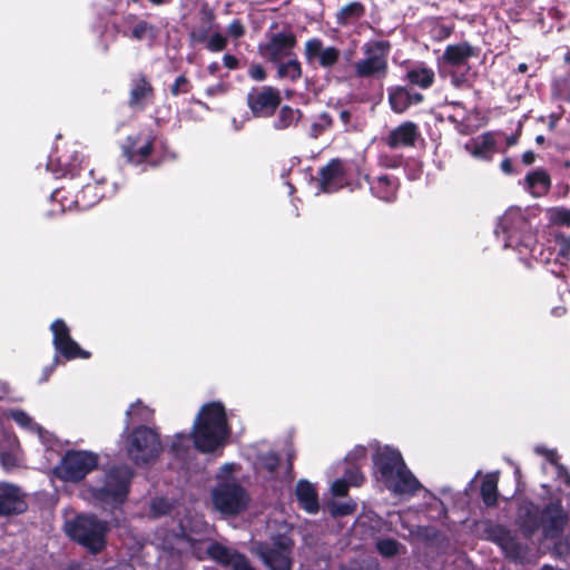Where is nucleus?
Here are the masks:
<instances>
[{
    "mask_svg": "<svg viewBox=\"0 0 570 570\" xmlns=\"http://www.w3.org/2000/svg\"><path fill=\"white\" fill-rule=\"evenodd\" d=\"M374 473L387 490L395 494H415L422 484L409 470L396 449L389 445L379 448L372 456Z\"/></svg>",
    "mask_w": 570,
    "mask_h": 570,
    "instance_id": "1",
    "label": "nucleus"
},
{
    "mask_svg": "<svg viewBox=\"0 0 570 570\" xmlns=\"http://www.w3.org/2000/svg\"><path fill=\"white\" fill-rule=\"evenodd\" d=\"M230 434L227 415L220 402L204 404L193 424L190 432L194 446L200 453H213L224 446Z\"/></svg>",
    "mask_w": 570,
    "mask_h": 570,
    "instance_id": "2",
    "label": "nucleus"
},
{
    "mask_svg": "<svg viewBox=\"0 0 570 570\" xmlns=\"http://www.w3.org/2000/svg\"><path fill=\"white\" fill-rule=\"evenodd\" d=\"M132 470L127 465H112L104 474L101 484L91 485V499L104 509H119L128 499Z\"/></svg>",
    "mask_w": 570,
    "mask_h": 570,
    "instance_id": "3",
    "label": "nucleus"
},
{
    "mask_svg": "<svg viewBox=\"0 0 570 570\" xmlns=\"http://www.w3.org/2000/svg\"><path fill=\"white\" fill-rule=\"evenodd\" d=\"M126 452L139 468L154 464L163 452L160 434L147 425L134 426L126 439Z\"/></svg>",
    "mask_w": 570,
    "mask_h": 570,
    "instance_id": "4",
    "label": "nucleus"
},
{
    "mask_svg": "<svg viewBox=\"0 0 570 570\" xmlns=\"http://www.w3.org/2000/svg\"><path fill=\"white\" fill-rule=\"evenodd\" d=\"M361 175L362 166L358 163L333 158L318 170V189L332 194L344 187L361 188Z\"/></svg>",
    "mask_w": 570,
    "mask_h": 570,
    "instance_id": "5",
    "label": "nucleus"
},
{
    "mask_svg": "<svg viewBox=\"0 0 570 570\" xmlns=\"http://www.w3.org/2000/svg\"><path fill=\"white\" fill-rule=\"evenodd\" d=\"M108 522L95 514H79L67 525V533L75 542L97 554L107 546Z\"/></svg>",
    "mask_w": 570,
    "mask_h": 570,
    "instance_id": "6",
    "label": "nucleus"
},
{
    "mask_svg": "<svg viewBox=\"0 0 570 570\" xmlns=\"http://www.w3.org/2000/svg\"><path fill=\"white\" fill-rule=\"evenodd\" d=\"M499 226L505 236V246L532 252L537 245V236L532 226L521 209H509L501 217Z\"/></svg>",
    "mask_w": 570,
    "mask_h": 570,
    "instance_id": "7",
    "label": "nucleus"
},
{
    "mask_svg": "<svg viewBox=\"0 0 570 570\" xmlns=\"http://www.w3.org/2000/svg\"><path fill=\"white\" fill-rule=\"evenodd\" d=\"M212 504L223 517H236L249 504L247 490L236 481H223L212 490Z\"/></svg>",
    "mask_w": 570,
    "mask_h": 570,
    "instance_id": "8",
    "label": "nucleus"
},
{
    "mask_svg": "<svg viewBox=\"0 0 570 570\" xmlns=\"http://www.w3.org/2000/svg\"><path fill=\"white\" fill-rule=\"evenodd\" d=\"M99 456L86 450H67L60 463L53 468V474L65 482H80L97 469Z\"/></svg>",
    "mask_w": 570,
    "mask_h": 570,
    "instance_id": "9",
    "label": "nucleus"
},
{
    "mask_svg": "<svg viewBox=\"0 0 570 570\" xmlns=\"http://www.w3.org/2000/svg\"><path fill=\"white\" fill-rule=\"evenodd\" d=\"M294 541L286 534L272 537L271 542L257 543L256 551L269 570H291Z\"/></svg>",
    "mask_w": 570,
    "mask_h": 570,
    "instance_id": "10",
    "label": "nucleus"
},
{
    "mask_svg": "<svg viewBox=\"0 0 570 570\" xmlns=\"http://www.w3.org/2000/svg\"><path fill=\"white\" fill-rule=\"evenodd\" d=\"M390 50L391 43L387 40H376L366 43L364 46L366 57L354 66L356 76L361 78L385 77L389 69L387 58Z\"/></svg>",
    "mask_w": 570,
    "mask_h": 570,
    "instance_id": "11",
    "label": "nucleus"
},
{
    "mask_svg": "<svg viewBox=\"0 0 570 570\" xmlns=\"http://www.w3.org/2000/svg\"><path fill=\"white\" fill-rule=\"evenodd\" d=\"M484 538L495 543L504 557L514 562H521L527 554V546L520 542L518 535L500 523L488 522L483 530Z\"/></svg>",
    "mask_w": 570,
    "mask_h": 570,
    "instance_id": "12",
    "label": "nucleus"
},
{
    "mask_svg": "<svg viewBox=\"0 0 570 570\" xmlns=\"http://www.w3.org/2000/svg\"><path fill=\"white\" fill-rule=\"evenodd\" d=\"M52 332V345L56 355L62 356L66 361L76 358L88 360L91 353L81 348V346L71 337L70 328L61 318L55 320L50 325Z\"/></svg>",
    "mask_w": 570,
    "mask_h": 570,
    "instance_id": "13",
    "label": "nucleus"
},
{
    "mask_svg": "<svg viewBox=\"0 0 570 570\" xmlns=\"http://www.w3.org/2000/svg\"><path fill=\"white\" fill-rule=\"evenodd\" d=\"M156 136L153 130H140L126 137L121 154L129 164L141 165L153 155Z\"/></svg>",
    "mask_w": 570,
    "mask_h": 570,
    "instance_id": "14",
    "label": "nucleus"
},
{
    "mask_svg": "<svg viewBox=\"0 0 570 570\" xmlns=\"http://www.w3.org/2000/svg\"><path fill=\"white\" fill-rule=\"evenodd\" d=\"M89 174L94 181L86 183L76 193L75 199L66 205L68 208L73 206L79 210H87L112 193L105 176L97 177L95 169L89 170Z\"/></svg>",
    "mask_w": 570,
    "mask_h": 570,
    "instance_id": "15",
    "label": "nucleus"
},
{
    "mask_svg": "<svg viewBox=\"0 0 570 570\" xmlns=\"http://www.w3.org/2000/svg\"><path fill=\"white\" fill-rule=\"evenodd\" d=\"M267 41L258 45V53L272 63H278L285 57L293 55L297 45L296 35L292 31L267 33Z\"/></svg>",
    "mask_w": 570,
    "mask_h": 570,
    "instance_id": "16",
    "label": "nucleus"
},
{
    "mask_svg": "<svg viewBox=\"0 0 570 570\" xmlns=\"http://www.w3.org/2000/svg\"><path fill=\"white\" fill-rule=\"evenodd\" d=\"M112 28L122 37L135 41L148 40L153 43L159 36V28L156 24L131 12L124 14L120 22L114 23Z\"/></svg>",
    "mask_w": 570,
    "mask_h": 570,
    "instance_id": "17",
    "label": "nucleus"
},
{
    "mask_svg": "<svg viewBox=\"0 0 570 570\" xmlns=\"http://www.w3.org/2000/svg\"><path fill=\"white\" fill-rule=\"evenodd\" d=\"M247 106L256 118H269L281 106L282 97L277 88L264 86L253 88L247 95Z\"/></svg>",
    "mask_w": 570,
    "mask_h": 570,
    "instance_id": "18",
    "label": "nucleus"
},
{
    "mask_svg": "<svg viewBox=\"0 0 570 570\" xmlns=\"http://www.w3.org/2000/svg\"><path fill=\"white\" fill-rule=\"evenodd\" d=\"M340 58V49L334 46L324 47L320 38H311L304 45V59L312 68L332 69Z\"/></svg>",
    "mask_w": 570,
    "mask_h": 570,
    "instance_id": "19",
    "label": "nucleus"
},
{
    "mask_svg": "<svg viewBox=\"0 0 570 570\" xmlns=\"http://www.w3.org/2000/svg\"><path fill=\"white\" fill-rule=\"evenodd\" d=\"M156 91L149 79L144 72L135 73L130 79L128 92V106L132 110L144 111L148 105L155 100Z\"/></svg>",
    "mask_w": 570,
    "mask_h": 570,
    "instance_id": "20",
    "label": "nucleus"
},
{
    "mask_svg": "<svg viewBox=\"0 0 570 570\" xmlns=\"http://www.w3.org/2000/svg\"><path fill=\"white\" fill-rule=\"evenodd\" d=\"M542 515V533L544 538L554 540L561 537L566 525L569 521V515L564 511L562 504L557 502H549L541 510Z\"/></svg>",
    "mask_w": 570,
    "mask_h": 570,
    "instance_id": "21",
    "label": "nucleus"
},
{
    "mask_svg": "<svg viewBox=\"0 0 570 570\" xmlns=\"http://www.w3.org/2000/svg\"><path fill=\"white\" fill-rule=\"evenodd\" d=\"M421 138L419 125L406 120L389 131L383 138L384 144L391 149L413 148Z\"/></svg>",
    "mask_w": 570,
    "mask_h": 570,
    "instance_id": "22",
    "label": "nucleus"
},
{
    "mask_svg": "<svg viewBox=\"0 0 570 570\" xmlns=\"http://www.w3.org/2000/svg\"><path fill=\"white\" fill-rule=\"evenodd\" d=\"M28 509V504L18 485L0 482V517L18 515Z\"/></svg>",
    "mask_w": 570,
    "mask_h": 570,
    "instance_id": "23",
    "label": "nucleus"
},
{
    "mask_svg": "<svg viewBox=\"0 0 570 570\" xmlns=\"http://www.w3.org/2000/svg\"><path fill=\"white\" fill-rule=\"evenodd\" d=\"M217 27L214 8L206 0L200 1L197 22L190 29L188 37L193 45H203Z\"/></svg>",
    "mask_w": 570,
    "mask_h": 570,
    "instance_id": "24",
    "label": "nucleus"
},
{
    "mask_svg": "<svg viewBox=\"0 0 570 570\" xmlns=\"http://www.w3.org/2000/svg\"><path fill=\"white\" fill-rule=\"evenodd\" d=\"M387 100L392 111L401 115L411 106L423 102L424 95L405 86H392L387 88Z\"/></svg>",
    "mask_w": 570,
    "mask_h": 570,
    "instance_id": "25",
    "label": "nucleus"
},
{
    "mask_svg": "<svg viewBox=\"0 0 570 570\" xmlns=\"http://www.w3.org/2000/svg\"><path fill=\"white\" fill-rule=\"evenodd\" d=\"M361 179H363L368 186L372 194L384 202H392L396 197L399 188V179L390 175H382L375 180L362 169Z\"/></svg>",
    "mask_w": 570,
    "mask_h": 570,
    "instance_id": "26",
    "label": "nucleus"
},
{
    "mask_svg": "<svg viewBox=\"0 0 570 570\" xmlns=\"http://www.w3.org/2000/svg\"><path fill=\"white\" fill-rule=\"evenodd\" d=\"M515 522L522 535L530 539L541 527V510L532 502L524 504L520 508Z\"/></svg>",
    "mask_w": 570,
    "mask_h": 570,
    "instance_id": "27",
    "label": "nucleus"
},
{
    "mask_svg": "<svg viewBox=\"0 0 570 570\" xmlns=\"http://www.w3.org/2000/svg\"><path fill=\"white\" fill-rule=\"evenodd\" d=\"M479 49L471 46L468 41H462L456 45H449L442 56L445 63L453 68L466 67L470 58L478 57Z\"/></svg>",
    "mask_w": 570,
    "mask_h": 570,
    "instance_id": "28",
    "label": "nucleus"
},
{
    "mask_svg": "<svg viewBox=\"0 0 570 570\" xmlns=\"http://www.w3.org/2000/svg\"><path fill=\"white\" fill-rule=\"evenodd\" d=\"M465 150L476 159L491 161L497 153V141L493 132L487 131L472 138L465 144Z\"/></svg>",
    "mask_w": 570,
    "mask_h": 570,
    "instance_id": "29",
    "label": "nucleus"
},
{
    "mask_svg": "<svg viewBox=\"0 0 570 570\" xmlns=\"http://www.w3.org/2000/svg\"><path fill=\"white\" fill-rule=\"evenodd\" d=\"M551 177L544 168L529 171L523 179V189L534 198H541L551 189Z\"/></svg>",
    "mask_w": 570,
    "mask_h": 570,
    "instance_id": "30",
    "label": "nucleus"
},
{
    "mask_svg": "<svg viewBox=\"0 0 570 570\" xmlns=\"http://www.w3.org/2000/svg\"><path fill=\"white\" fill-rule=\"evenodd\" d=\"M296 499L302 509L308 513H316L320 509L318 494L314 485L307 480H299L295 488Z\"/></svg>",
    "mask_w": 570,
    "mask_h": 570,
    "instance_id": "31",
    "label": "nucleus"
},
{
    "mask_svg": "<svg viewBox=\"0 0 570 570\" xmlns=\"http://www.w3.org/2000/svg\"><path fill=\"white\" fill-rule=\"evenodd\" d=\"M405 80L412 86L428 89L434 83L435 73L431 68L421 63L406 71Z\"/></svg>",
    "mask_w": 570,
    "mask_h": 570,
    "instance_id": "32",
    "label": "nucleus"
},
{
    "mask_svg": "<svg viewBox=\"0 0 570 570\" xmlns=\"http://www.w3.org/2000/svg\"><path fill=\"white\" fill-rule=\"evenodd\" d=\"M302 116L303 112L298 108H293L288 105L279 106L276 118L273 121V127L276 130H285L295 127Z\"/></svg>",
    "mask_w": 570,
    "mask_h": 570,
    "instance_id": "33",
    "label": "nucleus"
},
{
    "mask_svg": "<svg viewBox=\"0 0 570 570\" xmlns=\"http://www.w3.org/2000/svg\"><path fill=\"white\" fill-rule=\"evenodd\" d=\"M365 14V7L360 1H353L342 7L336 13V23L341 27H346Z\"/></svg>",
    "mask_w": 570,
    "mask_h": 570,
    "instance_id": "34",
    "label": "nucleus"
},
{
    "mask_svg": "<svg viewBox=\"0 0 570 570\" xmlns=\"http://www.w3.org/2000/svg\"><path fill=\"white\" fill-rule=\"evenodd\" d=\"M498 482L497 473H489L484 476L480 487V494L487 507H494L498 503Z\"/></svg>",
    "mask_w": 570,
    "mask_h": 570,
    "instance_id": "35",
    "label": "nucleus"
},
{
    "mask_svg": "<svg viewBox=\"0 0 570 570\" xmlns=\"http://www.w3.org/2000/svg\"><path fill=\"white\" fill-rule=\"evenodd\" d=\"M208 556L225 567H230L239 552L228 549L218 542H213L207 549Z\"/></svg>",
    "mask_w": 570,
    "mask_h": 570,
    "instance_id": "36",
    "label": "nucleus"
},
{
    "mask_svg": "<svg viewBox=\"0 0 570 570\" xmlns=\"http://www.w3.org/2000/svg\"><path fill=\"white\" fill-rule=\"evenodd\" d=\"M190 434L177 433L169 446V452L173 458L177 461L185 462L188 459L190 452Z\"/></svg>",
    "mask_w": 570,
    "mask_h": 570,
    "instance_id": "37",
    "label": "nucleus"
},
{
    "mask_svg": "<svg viewBox=\"0 0 570 570\" xmlns=\"http://www.w3.org/2000/svg\"><path fill=\"white\" fill-rule=\"evenodd\" d=\"M293 58L287 60L286 62H282V60L277 63V76L278 78H287L292 82L297 81L302 78L303 69L301 62L297 60L296 55H292Z\"/></svg>",
    "mask_w": 570,
    "mask_h": 570,
    "instance_id": "38",
    "label": "nucleus"
},
{
    "mask_svg": "<svg viewBox=\"0 0 570 570\" xmlns=\"http://www.w3.org/2000/svg\"><path fill=\"white\" fill-rule=\"evenodd\" d=\"M333 124H334V120H333L332 116L326 111L322 112L318 116L317 121H315L311 125L309 136L314 139L318 138L326 130L331 129L333 127Z\"/></svg>",
    "mask_w": 570,
    "mask_h": 570,
    "instance_id": "39",
    "label": "nucleus"
},
{
    "mask_svg": "<svg viewBox=\"0 0 570 570\" xmlns=\"http://www.w3.org/2000/svg\"><path fill=\"white\" fill-rule=\"evenodd\" d=\"M340 570H380V564L374 559H353L342 564Z\"/></svg>",
    "mask_w": 570,
    "mask_h": 570,
    "instance_id": "40",
    "label": "nucleus"
},
{
    "mask_svg": "<svg viewBox=\"0 0 570 570\" xmlns=\"http://www.w3.org/2000/svg\"><path fill=\"white\" fill-rule=\"evenodd\" d=\"M400 546V542L395 539H380L376 542V550L381 556L392 558L399 553Z\"/></svg>",
    "mask_w": 570,
    "mask_h": 570,
    "instance_id": "41",
    "label": "nucleus"
},
{
    "mask_svg": "<svg viewBox=\"0 0 570 570\" xmlns=\"http://www.w3.org/2000/svg\"><path fill=\"white\" fill-rule=\"evenodd\" d=\"M228 43V39L220 32H212L205 41L206 49L210 52L223 51Z\"/></svg>",
    "mask_w": 570,
    "mask_h": 570,
    "instance_id": "42",
    "label": "nucleus"
},
{
    "mask_svg": "<svg viewBox=\"0 0 570 570\" xmlns=\"http://www.w3.org/2000/svg\"><path fill=\"white\" fill-rule=\"evenodd\" d=\"M552 92L557 99L570 104V80L567 78L556 80L552 85Z\"/></svg>",
    "mask_w": 570,
    "mask_h": 570,
    "instance_id": "43",
    "label": "nucleus"
},
{
    "mask_svg": "<svg viewBox=\"0 0 570 570\" xmlns=\"http://www.w3.org/2000/svg\"><path fill=\"white\" fill-rule=\"evenodd\" d=\"M193 89L191 81L186 75L178 76L174 83L170 86L169 91L173 97H178L181 94H188Z\"/></svg>",
    "mask_w": 570,
    "mask_h": 570,
    "instance_id": "44",
    "label": "nucleus"
},
{
    "mask_svg": "<svg viewBox=\"0 0 570 570\" xmlns=\"http://www.w3.org/2000/svg\"><path fill=\"white\" fill-rule=\"evenodd\" d=\"M259 462L265 471L269 474H274L281 463L279 455L276 452H267L259 458Z\"/></svg>",
    "mask_w": 570,
    "mask_h": 570,
    "instance_id": "45",
    "label": "nucleus"
},
{
    "mask_svg": "<svg viewBox=\"0 0 570 570\" xmlns=\"http://www.w3.org/2000/svg\"><path fill=\"white\" fill-rule=\"evenodd\" d=\"M356 509V503L354 502H344L336 503L333 502L330 507V512L333 517H345L352 514Z\"/></svg>",
    "mask_w": 570,
    "mask_h": 570,
    "instance_id": "46",
    "label": "nucleus"
},
{
    "mask_svg": "<svg viewBox=\"0 0 570 570\" xmlns=\"http://www.w3.org/2000/svg\"><path fill=\"white\" fill-rule=\"evenodd\" d=\"M344 480H346L350 485L360 487L365 481V478L358 468L353 466L346 469Z\"/></svg>",
    "mask_w": 570,
    "mask_h": 570,
    "instance_id": "47",
    "label": "nucleus"
},
{
    "mask_svg": "<svg viewBox=\"0 0 570 570\" xmlns=\"http://www.w3.org/2000/svg\"><path fill=\"white\" fill-rule=\"evenodd\" d=\"M227 30H228L229 36L233 37L234 39L242 38L245 35V32H246L244 23L242 22L240 19H234L228 24Z\"/></svg>",
    "mask_w": 570,
    "mask_h": 570,
    "instance_id": "48",
    "label": "nucleus"
},
{
    "mask_svg": "<svg viewBox=\"0 0 570 570\" xmlns=\"http://www.w3.org/2000/svg\"><path fill=\"white\" fill-rule=\"evenodd\" d=\"M350 484L344 479H337L332 484V493L335 497H345L348 492Z\"/></svg>",
    "mask_w": 570,
    "mask_h": 570,
    "instance_id": "49",
    "label": "nucleus"
},
{
    "mask_svg": "<svg viewBox=\"0 0 570 570\" xmlns=\"http://www.w3.org/2000/svg\"><path fill=\"white\" fill-rule=\"evenodd\" d=\"M232 570H255V568L250 564L247 557L243 553L236 556L235 561L230 566Z\"/></svg>",
    "mask_w": 570,
    "mask_h": 570,
    "instance_id": "50",
    "label": "nucleus"
},
{
    "mask_svg": "<svg viewBox=\"0 0 570 570\" xmlns=\"http://www.w3.org/2000/svg\"><path fill=\"white\" fill-rule=\"evenodd\" d=\"M248 75L253 80L263 81L266 79L267 73L262 65H252L248 69Z\"/></svg>",
    "mask_w": 570,
    "mask_h": 570,
    "instance_id": "51",
    "label": "nucleus"
},
{
    "mask_svg": "<svg viewBox=\"0 0 570 570\" xmlns=\"http://www.w3.org/2000/svg\"><path fill=\"white\" fill-rule=\"evenodd\" d=\"M500 169L502 170L503 174L505 175H517L520 173V170H518L514 165H513V161L510 157H505L501 164H500Z\"/></svg>",
    "mask_w": 570,
    "mask_h": 570,
    "instance_id": "52",
    "label": "nucleus"
},
{
    "mask_svg": "<svg viewBox=\"0 0 570 570\" xmlns=\"http://www.w3.org/2000/svg\"><path fill=\"white\" fill-rule=\"evenodd\" d=\"M468 81L465 72H459L458 70L451 71V82L454 87L460 88Z\"/></svg>",
    "mask_w": 570,
    "mask_h": 570,
    "instance_id": "53",
    "label": "nucleus"
},
{
    "mask_svg": "<svg viewBox=\"0 0 570 570\" xmlns=\"http://www.w3.org/2000/svg\"><path fill=\"white\" fill-rule=\"evenodd\" d=\"M0 460L6 469H12L17 465V459L13 454L8 452L0 453Z\"/></svg>",
    "mask_w": 570,
    "mask_h": 570,
    "instance_id": "54",
    "label": "nucleus"
},
{
    "mask_svg": "<svg viewBox=\"0 0 570 570\" xmlns=\"http://www.w3.org/2000/svg\"><path fill=\"white\" fill-rule=\"evenodd\" d=\"M59 362V356L55 355L52 363L43 368L41 382H47L49 380L50 375L56 370Z\"/></svg>",
    "mask_w": 570,
    "mask_h": 570,
    "instance_id": "55",
    "label": "nucleus"
},
{
    "mask_svg": "<svg viewBox=\"0 0 570 570\" xmlns=\"http://www.w3.org/2000/svg\"><path fill=\"white\" fill-rule=\"evenodd\" d=\"M556 220L560 224L570 226V209H558L556 213Z\"/></svg>",
    "mask_w": 570,
    "mask_h": 570,
    "instance_id": "56",
    "label": "nucleus"
},
{
    "mask_svg": "<svg viewBox=\"0 0 570 570\" xmlns=\"http://www.w3.org/2000/svg\"><path fill=\"white\" fill-rule=\"evenodd\" d=\"M12 419L20 425H28L31 422V417L24 411H16L12 414Z\"/></svg>",
    "mask_w": 570,
    "mask_h": 570,
    "instance_id": "57",
    "label": "nucleus"
},
{
    "mask_svg": "<svg viewBox=\"0 0 570 570\" xmlns=\"http://www.w3.org/2000/svg\"><path fill=\"white\" fill-rule=\"evenodd\" d=\"M223 62H224V66L230 70H235L238 68L239 66V61L238 59L233 56V55H229V53H226L224 57H223Z\"/></svg>",
    "mask_w": 570,
    "mask_h": 570,
    "instance_id": "58",
    "label": "nucleus"
},
{
    "mask_svg": "<svg viewBox=\"0 0 570 570\" xmlns=\"http://www.w3.org/2000/svg\"><path fill=\"white\" fill-rule=\"evenodd\" d=\"M147 406L144 405L141 400H137L136 402L131 403L129 409L126 412V415L130 417L132 414H136L138 411H147Z\"/></svg>",
    "mask_w": 570,
    "mask_h": 570,
    "instance_id": "59",
    "label": "nucleus"
},
{
    "mask_svg": "<svg viewBox=\"0 0 570 570\" xmlns=\"http://www.w3.org/2000/svg\"><path fill=\"white\" fill-rule=\"evenodd\" d=\"M544 454H546L547 461L550 464L554 465L557 469L559 465H562L561 463H559V455L556 450H544Z\"/></svg>",
    "mask_w": 570,
    "mask_h": 570,
    "instance_id": "60",
    "label": "nucleus"
},
{
    "mask_svg": "<svg viewBox=\"0 0 570 570\" xmlns=\"http://www.w3.org/2000/svg\"><path fill=\"white\" fill-rule=\"evenodd\" d=\"M535 159L537 155L532 150H527L521 156V161L525 166H531L532 164H534Z\"/></svg>",
    "mask_w": 570,
    "mask_h": 570,
    "instance_id": "61",
    "label": "nucleus"
},
{
    "mask_svg": "<svg viewBox=\"0 0 570 570\" xmlns=\"http://www.w3.org/2000/svg\"><path fill=\"white\" fill-rule=\"evenodd\" d=\"M351 118H352V115H351V112H350L348 110H346V109L341 110V112H340V119H341V121H342L345 126L350 124Z\"/></svg>",
    "mask_w": 570,
    "mask_h": 570,
    "instance_id": "62",
    "label": "nucleus"
},
{
    "mask_svg": "<svg viewBox=\"0 0 570 570\" xmlns=\"http://www.w3.org/2000/svg\"><path fill=\"white\" fill-rule=\"evenodd\" d=\"M567 308L564 306H556L551 309V315L556 317H561L566 314Z\"/></svg>",
    "mask_w": 570,
    "mask_h": 570,
    "instance_id": "63",
    "label": "nucleus"
},
{
    "mask_svg": "<svg viewBox=\"0 0 570 570\" xmlns=\"http://www.w3.org/2000/svg\"><path fill=\"white\" fill-rule=\"evenodd\" d=\"M519 136H520L519 134L508 136L507 140H505L507 146L512 147V146L517 145L518 140H519Z\"/></svg>",
    "mask_w": 570,
    "mask_h": 570,
    "instance_id": "64",
    "label": "nucleus"
}]
</instances>
